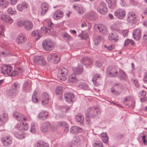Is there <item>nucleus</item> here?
Returning a JSON list of instances; mask_svg holds the SVG:
<instances>
[{"instance_id": "nucleus-1", "label": "nucleus", "mask_w": 147, "mask_h": 147, "mask_svg": "<svg viewBox=\"0 0 147 147\" xmlns=\"http://www.w3.org/2000/svg\"><path fill=\"white\" fill-rule=\"evenodd\" d=\"M28 127V124L25 122H21L17 123L14 129H16V131H14V133L15 136L20 139L24 138L26 136V135L22 131L23 130H27Z\"/></svg>"}, {"instance_id": "nucleus-2", "label": "nucleus", "mask_w": 147, "mask_h": 147, "mask_svg": "<svg viewBox=\"0 0 147 147\" xmlns=\"http://www.w3.org/2000/svg\"><path fill=\"white\" fill-rule=\"evenodd\" d=\"M100 113V111L96 107H89L87 110V113L86 115V120L87 121L90 120L91 118H94Z\"/></svg>"}, {"instance_id": "nucleus-3", "label": "nucleus", "mask_w": 147, "mask_h": 147, "mask_svg": "<svg viewBox=\"0 0 147 147\" xmlns=\"http://www.w3.org/2000/svg\"><path fill=\"white\" fill-rule=\"evenodd\" d=\"M119 69L116 66H109L107 67V73L111 77H116L118 75Z\"/></svg>"}, {"instance_id": "nucleus-4", "label": "nucleus", "mask_w": 147, "mask_h": 147, "mask_svg": "<svg viewBox=\"0 0 147 147\" xmlns=\"http://www.w3.org/2000/svg\"><path fill=\"white\" fill-rule=\"evenodd\" d=\"M20 87V85L18 82H14L9 90V94L12 96L16 95L19 92Z\"/></svg>"}, {"instance_id": "nucleus-5", "label": "nucleus", "mask_w": 147, "mask_h": 147, "mask_svg": "<svg viewBox=\"0 0 147 147\" xmlns=\"http://www.w3.org/2000/svg\"><path fill=\"white\" fill-rule=\"evenodd\" d=\"M94 28L96 32H99L102 34H106L107 33L106 27L103 24H96L94 26Z\"/></svg>"}, {"instance_id": "nucleus-6", "label": "nucleus", "mask_w": 147, "mask_h": 147, "mask_svg": "<svg viewBox=\"0 0 147 147\" xmlns=\"http://www.w3.org/2000/svg\"><path fill=\"white\" fill-rule=\"evenodd\" d=\"M42 45L44 49L47 51L52 50L54 47L53 43L51 41L45 40L43 41Z\"/></svg>"}, {"instance_id": "nucleus-7", "label": "nucleus", "mask_w": 147, "mask_h": 147, "mask_svg": "<svg viewBox=\"0 0 147 147\" xmlns=\"http://www.w3.org/2000/svg\"><path fill=\"white\" fill-rule=\"evenodd\" d=\"M34 63L36 64L45 65L46 62L43 57L42 56H36L33 59Z\"/></svg>"}, {"instance_id": "nucleus-8", "label": "nucleus", "mask_w": 147, "mask_h": 147, "mask_svg": "<svg viewBox=\"0 0 147 147\" xmlns=\"http://www.w3.org/2000/svg\"><path fill=\"white\" fill-rule=\"evenodd\" d=\"M68 72L67 70L65 68L62 67L59 70V78L61 80L64 81L66 79Z\"/></svg>"}, {"instance_id": "nucleus-9", "label": "nucleus", "mask_w": 147, "mask_h": 147, "mask_svg": "<svg viewBox=\"0 0 147 147\" xmlns=\"http://www.w3.org/2000/svg\"><path fill=\"white\" fill-rule=\"evenodd\" d=\"M75 96L74 94L69 92H65L64 94V98L67 102L72 104L74 101Z\"/></svg>"}, {"instance_id": "nucleus-10", "label": "nucleus", "mask_w": 147, "mask_h": 147, "mask_svg": "<svg viewBox=\"0 0 147 147\" xmlns=\"http://www.w3.org/2000/svg\"><path fill=\"white\" fill-rule=\"evenodd\" d=\"M114 14L118 19H122L125 17L126 13L124 10L119 8L115 11Z\"/></svg>"}, {"instance_id": "nucleus-11", "label": "nucleus", "mask_w": 147, "mask_h": 147, "mask_svg": "<svg viewBox=\"0 0 147 147\" xmlns=\"http://www.w3.org/2000/svg\"><path fill=\"white\" fill-rule=\"evenodd\" d=\"M97 11L101 14L105 13L107 11L106 4L103 2H101L100 5L97 8Z\"/></svg>"}, {"instance_id": "nucleus-12", "label": "nucleus", "mask_w": 147, "mask_h": 147, "mask_svg": "<svg viewBox=\"0 0 147 147\" xmlns=\"http://www.w3.org/2000/svg\"><path fill=\"white\" fill-rule=\"evenodd\" d=\"M27 38L24 33H21L19 34L16 39L17 42L19 44H24L27 41Z\"/></svg>"}, {"instance_id": "nucleus-13", "label": "nucleus", "mask_w": 147, "mask_h": 147, "mask_svg": "<svg viewBox=\"0 0 147 147\" xmlns=\"http://www.w3.org/2000/svg\"><path fill=\"white\" fill-rule=\"evenodd\" d=\"M13 117L18 121L27 120L26 117L23 114L18 112H13Z\"/></svg>"}, {"instance_id": "nucleus-14", "label": "nucleus", "mask_w": 147, "mask_h": 147, "mask_svg": "<svg viewBox=\"0 0 147 147\" xmlns=\"http://www.w3.org/2000/svg\"><path fill=\"white\" fill-rule=\"evenodd\" d=\"M53 59L55 63H57L60 60V59L55 54L50 53L47 56V59L49 61Z\"/></svg>"}, {"instance_id": "nucleus-15", "label": "nucleus", "mask_w": 147, "mask_h": 147, "mask_svg": "<svg viewBox=\"0 0 147 147\" xmlns=\"http://www.w3.org/2000/svg\"><path fill=\"white\" fill-rule=\"evenodd\" d=\"M142 31L139 29H135L132 33L134 38L136 40H138L141 38Z\"/></svg>"}, {"instance_id": "nucleus-16", "label": "nucleus", "mask_w": 147, "mask_h": 147, "mask_svg": "<svg viewBox=\"0 0 147 147\" xmlns=\"http://www.w3.org/2000/svg\"><path fill=\"white\" fill-rule=\"evenodd\" d=\"M127 21L130 23H134L135 21L136 15L135 13L131 11L128 13L127 15Z\"/></svg>"}, {"instance_id": "nucleus-17", "label": "nucleus", "mask_w": 147, "mask_h": 147, "mask_svg": "<svg viewBox=\"0 0 147 147\" xmlns=\"http://www.w3.org/2000/svg\"><path fill=\"white\" fill-rule=\"evenodd\" d=\"M51 126L50 122L46 121L42 124L40 127V130L42 132H46L48 130Z\"/></svg>"}, {"instance_id": "nucleus-18", "label": "nucleus", "mask_w": 147, "mask_h": 147, "mask_svg": "<svg viewBox=\"0 0 147 147\" xmlns=\"http://www.w3.org/2000/svg\"><path fill=\"white\" fill-rule=\"evenodd\" d=\"M2 141L4 146H8L12 143V139L10 136H6L2 138Z\"/></svg>"}, {"instance_id": "nucleus-19", "label": "nucleus", "mask_w": 147, "mask_h": 147, "mask_svg": "<svg viewBox=\"0 0 147 147\" xmlns=\"http://www.w3.org/2000/svg\"><path fill=\"white\" fill-rule=\"evenodd\" d=\"M49 116V114L46 111H42L40 112L38 115V117L40 119L44 120L46 119Z\"/></svg>"}, {"instance_id": "nucleus-20", "label": "nucleus", "mask_w": 147, "mask_h": 147, "mask_svg": "<svg viewBox=\"0 0 147 147\" xmlns=\"http://www.w3.org/2000/svg\"><path fill=\"white\" fill-rule=\"evenodd\" d=\"M63 13L60 10H58L56 11L53 15V18L55 20L59 19L63 17Z\"/></svg>"}, {"instance_id": "nucleus-21", "label": "nucleus", "mask_w": 147, "mask_h": 147, "mask_svg": "<svg viewBox=\"0 0 147 147\" xmlns=\"http://www.w3.org/2000/svg\"><path fill=\"white\" fill-rule=\"evenodd\" d=\"M42 103L43 105H45L48 103L49 100V97L48 94L46 92H44L42 96Z\"/></svg>"}, {"instance_id": "nucleus-22", "label": "nucleus", "mask_w": 147, "mask_h": 147, "mask_svg": "<svg viewBox=\"0 0 147 147\" xmlns=\"http://www.w3.org/2000/svg\"><path fill=\"white\" fill-rule=\"evenodd\" d=\"M32 34L36 37L37 40H38L42 36V32L40 30H36L32 32Z\"/></svg>"}, {"instance_id": "nucleus-23", "label": "nucleus", "mask_w": 147, "mask_h": 147, "mask_svg": "<svg viewBox=\"0 0 147 147\" xmlns=\"http://www.w3.org/2000/svg\"><path fill=\"white\" fill-rule=\"evenodd\" d=\"M12 68L9 65L5 66L3 69L1 70V73L4 74H8L10 73L12 70Z\"/></svg>"}, {"instance_id": "nucleus-24", "label": "nucleus", "mask_w": 147, "mask_h": 147, "mask_svg": "<svg viewBox=\"0 0 147 147\" xmlns=\"http://www.w3.org/2000/svg\"><path fill=\"white\" fill-rule=\"evenodd\" d=\"M33 26V24L31 22L26 21L24 22V27L25 29L28 30H30Z\"/></svg>"}, {"instance_id": "nucleus-25", "label": "nucleus", "mask_w": 147, "mask_h": 147, "mask_svg": "<svg viewBox=\"0 0 147 147\" xmlns=\"http://www.w3.org/2000/svg\"><path fill=\"white\" fill-rule=\"evenodd\" d=\"M42 11L41 12L42 15H44L47 11L49 9L48 5L46 3H42L41 5Z\"/></svg>"}, {"instance_id": "nucleus-26", "label": "nucleus", "mask_w": 147, "mask_h": 147, "mask_svg": "<svg viewBox=\"0 0 147 147\" xmlns=\"http://www.w3.org/2000/svg\"><path fill=\"white\" fill-rule=\"evenodd\" d=\"M117 77L120 80H124L126 77V74L123 70L119 69Z\"/></svg>"}, {"instance_id": "nucleus-27", "label": "nucleus", "mask_w": 147, "mask_h": 147, "mask_svg": "<svg viewBox=\"0 0 147 147\" xmlns=\"http://www.w3.org/2000/svg\"><path fill=\"white\" fill-rule=\"evenodd\" d=\"M1 19L2 20L7 22H8L9 24H11L13 22V20L10 17L8 16L5 15H3L1 16Z\"/></svg>"}, {"instance_id": "nucleus-28", "label": "nucleus", "mask_w": 147, "mask_h": 147, "mask_svg": "<svg viewBox=\"0 0 147 147\" xmlns=\"http://www.w3.org/2000/svg\"><path fill=\"white\" fill-rule=\"evenodd\" d=\"M28 5L26 3H23L18 5L17 6L18 10L20 11H22L23 9L27 8Z\"/></svg>"}, {"instance_id": "nucleus-29", "label": "nucleus", "mask_w": 147, "mask_h": 147, "mask_svg": "<svg viewBox=\"0 0 147 147\" xmlns=\"http://www.w3.org/2000/svg\"><path fill=\"white\" fill-rule=\"evenodd\" d=\"M82 129L81 128L74 126L71 128L70 131L72 133L76 134L81 132L82 131Z\"/></svg>"}, {"instance_id": "nucleus-30", "label": "nucleus", "mask_w": 147, "mask_h": 147, "mask_svg": "<svg viewBox=\"0 0 147 147\" xmlns=\"http://www.w3.org/2000/svg\"><path fill=\"white\" fill-rule=\"evenodd\" d=\"M78 86L80 89L82 88L85 90H88L89 89L88 84L85 82H80L78 84Z\"/></svg>"}, {"instance_id": "nucleus-31", "label": "nucleus", "mask_w": 147, "mask_h": 147, "mask_svg": "<svg viewBox=\"0 0 147 147\" xmlns=\"http://www.w3.org/2000/svg\"><path fill=\"white\" fill-rule=\"evenodd\" d=\"M8 118V116L5 113H3L0 118V126L3 123L6 122Z\"/></svg>"}, {"instance_id": "nucleus-32", "label": "nucleus", "mask_w": 147, "mask_h": 147, "mask_svg": "<svg viewBox=\"0 0 147 147\" xmlns=\"http://www.w3.org/2000/svg\"><path fill=\"white\" fill-rule=\"evenodd\" d=\"M36 147H49V145L47 143L44 142L42 140L38 142L36 145Z\"/></svg>"}, {"instance_id": "nucleus-33", "label": "nucleus", "mask_w": 147, "mask_h": 147, "mask_svg": "<svg viewBox=\"0 0 147 147\" xmlns=\"http://www.w3.org/2000/svg\"><path fill=\"white\" fill-rule=\"evenodd\" d=\"M109 39L110 40H113L115 42H117L119 39V36L113 33L109 34L108 36Z\"/></svg>"}, {"instance_id": "nucleus-34", "label": "nucleus", "mask_w": 147, "mask_h": 147, "mask_svg": "<svg viewBox=\"0 0 147 147\" xmlns=\"http://www.w3.org/2000/svg\"><path fill=\"white\" fill-rule=\"evenodd\" d=\"M101 138L103 142L106 143L108 140L109 138L106 132H103L101 134Z\"/></svg>"}, {"instance_id": "nucleus-35", "label": "nucleus", "mask_w": 147, "mask_h": 147, "mask_svg": "<svg viewBox=\"0 0 147 147\" xmlns=\"http://www.w3.org/2000/svg\"><path fill=\"white\" fill-rule=\"evenodd\" d=\"M73 70L74 72V74H81L82 73L83 71V68L82 67L78 66L74 68Z\"/></svg>"}, {"instance_id": "nucleus-36", "label": "nucleus", "mask_w": 147, "mask_h": 147, "mask_svg": "<svg viewBox=\"0 0 147 147\" xmlns=\"http://www.w3.org/2000/svg\"><path fill=\"white\" fill-rule=\"evenodd\" d=\"M78 36L81 38V39H86L88 37V34L85 31L81 30V32L79 34Z\"/></svg>"}, {"instance_id": "nucleus-37", "label": "nucleus", "mask_w": 147, "mask_h": 147, "mask_svg": "<svg viewBox=\"0 0 147 147\" xmlns=\"http://www.w3.org/2000/svg\"><path fill=\"white\" fill-rule=\"evenodd\" d=\"M76 120L78 122L83 121L84 120V117L81 113H78L75 117Z\"/></svg>"}, {"instance_id": "nucleus-38", "label": "nucleus", "mask_w": 147, "mask_h": 147, "mask_svg": "<svg viewBox=\"0 0 147 147\" xmlns=\"http://www.w3.org/2000/svg\"><path fill=\"white\" fill-rule=\"evenodd\" d=\"M83 60L86 64L90 65L92 63V61L91 59L87 57H84Z\"/></svg>"}, {"instance_id": "nucleus-39", "label": "nucleus", "mask_w": 147, "mask_h": 147, "mask_svg": "<svg viewBox=\"0 0 147 147\" xmlns=\"http://www.w3.org/2000/svg\"><path fill=\"white\" fill-rule=\"evenodd\" d=\"M9 4V3L5 0H0V5L3 8L7 7Z\"/></svg>"}, {"instance_id": "nucleus-40", "label": "nucleus", "mask_w": 147, "mask_h": 147, "mask_svg": "<svg viewBox=\"0 0 147 147\" xmlns=\"http://www.w3.org/2000/svg\"><path fill=\"white\" fill-rule=\"evenodd\" d=\"M107 1L109 4V7H113L116 5V1L115 0H107Z\"/></svg>"}, {"instance_id": "nucleus-41", "label": "nucleus", "mask_w": 147, "mask_h": 147, "mask_svg": "<svg viewBox=\"0 0 147 147\" xmlns=\"http://www.w3.org/2000/svg\"><path fill=\"white\" fill-rule=\"evenodd\" d=\"M61 35L64 39L67 40H71L72 39V37L70 36L65 32L63 33Z\"/></svg>"}, {"instance_id": "nucleus-42", "label": "nucleus", "mask_w": 147, "mask_h": 147, "mask_svg": "<svg viewBox=\"0 0 147 147\" xmlns=\"http://www.w3.org/2000/svg\"><path fill=\"white\" fill-rule=\"evenodd\" d=\"M69 81L70 82H75L77 79L76 77V74H72L69 76Z\"/></svg>"}, {"instance_id": "nucleus-43", "label": "nucleus", "mask_w": 147, "mask_h": 147, "mask_svg": "<svg viewBox=\"0 0 147 147\" xmlns=\"http://www.w3.org/2000/svg\"><path fill=\"white\" fill-rule=\"evenodd\" d=\"M81 139L78 136H75L74 138L73 143L75 145H77L80 142Z\"/></svg>"}, {"instance_id": "nucleus-44", "label": "nucleus", "mask_w": 147, "mask_h": 147, "mask_svg": "<svg viewBox=\"0 0 147 147\" xmlns=\"http://www.w3.org/2000/svg\"><path fill=\"white\" fill-rule=\"evenodd\" d=\"M111 29L112 30L117 31L119 32H121L119 26L113 25L111 27Z\"/></svg>"}, {"instance_id": "nucleus-45", "label": "nucleus", "mask_w": 147, "mask_h": 147, "mask_svg": "<svg viewBox=\"0 0 147 147\" xmlns=\"http://www.w3.org/2000/svg\"><path fill=\"white\" fill-rule=\"evenodd\" d=\"M62 88L61 86H59L57 87L56 89V93L57 95L61 94L62 93Z\"/></svg>"}, {"instance_id": "nucleus-46", "label": "nucleus", "mask_w": 147, "mask_h": 147, "mask_svg": "<svg viewBox=\"0 0 147 147\" xmlns=\"http://www.w3.org/2000/svg\"><path fill=\"white\" fill-rule=\"evenodd\" d=\"M111 92L114 94H115L116 95H118L121 93V91H117L113 87L111 88Z\"/></svg>"}, {"instance_id": "nucleus-47", "label": "nucleus", "mask_w": 147, "mask_h": 147, "mask_svg": "<svg viewBox=\"0 0 147 147\" xmlns=\"http://www.w3.org/2000/svg\"><path fill=\"white\" fill-rule=\"evenodd\" d=\"M41 30L44 33H49L50 32V29L43 26L41 28Z\"/></svg>"}, {"instance_id": "nucleus-48", "label": "nucleus", "mask_w": 147, "mask_h": 147, "mask_svg": "<svg viewBox=\"0 0 147 147\" xmlns=\"http://www.w3.org/2000/svg\"><path fill=\"white\" fill-rule=\"evenodd\" d=\"M93 146L94 147H96L98 146L99 147H103L102 143L101 141H98L96 143H94L93 144Z\"/></svg>"}, {"instance_id": "nucleus-49", "label": "nucleus", "mask_w": 147, "mask_h": 147, "mask_svg": "<svg viewBox=\"0 0 147 147\" xmlns=\"http://www.w3.org/2000/svg\"><path fill=\"white\" fill-rule=\"evenodd\" d=\"M7 12L9 14L15 15L16 13V11H13L12 8L11 7H9L7 9Z\"/></svg>"}, {"instance_id": "nucleus-50", "label": "nucleus", "mask_w": 147, "mask_h": 147, "mask_svg": "<svg viewBox=\"0 0 147 147\" xmlns=\"http://www.w3.org/2000/svg\"><path fill=\"white\" fill-rule=\"evenodd\" d=\"M59 126H62L64 127L68 126L67 123L65 121H59L58 122Z\"/></svg>"}, {"instance_id": "nucleus-51", "label": "nucleus", "mask_w": 147, "mask_h": 147, "mask_svg": "<svg viewBox=\"0 0 147 147\" xmlns=\"http://www.w3.org/2000/svg\"><path fill=\"white\" fill-rule=\"evenodd\" d=\"M119 3L121 6L122 7H126L127 6L125 0H121Z\"/></svg>"}, {"instance_id": "nucleus-52", "label": "nucleus", "mask_w": 147, "mask_h": 147, "mask_svg": "<svg viewBox=\"0 0 147 147\" xmlns=\"http://www.w3.org/2000/svg\"><path fill=\"white\" fill-rule=\"evenodd\" d=\"M78 13L80 14H82L84 12V10L83 7L80 6L78 7Z\"/></svg>"}, {"instance_id": "nucleus-53", "label": "nucleus", "mask_w": 147, "mask_h": 147, "mask_svg": "<svg viewBox=\"0 0 147 147\" xmlns=\"http://www.w3.org/2000/svg\"><path fill=\"white\" fill-rule=\"evenodd\" d=\"M97 79L98 78H96V76H94L93 77L92 79V81L93 82L94 85L95 86H97L98 84L96 82Z\"/></svg>"}, {"instance_id": "nucleus-54", "label": "nucleus", "mask_w": 147, "mask_h": 147, "mask_svg": "<svg viewBox=\"0 0 147 147\" xmlns=\"http://www.w3.org/2000/svg\"><path fill=\"white\" fill-rule=\"evenodd\" d=\"M35 124L34 123H33L32 125V126L30 127V131L32 133H34L35 131Z\"/></svg>"}, {"instance_id": "nucleus-55", "label": "nucleus", "mask_w": 147, "mask_h": 147, "mask_svg": "<svg viewBox=\"0 0 147 147\" xmlns=\"http://www.w3.org/2000/svg\"><path fill=\"white\" fill-rule=\"evenodd\" d=\"M18 74V73L17 71L16 70H14L9 76H10L11 77H13L17 75Z\"/></svg>"}, {"instance_id": "nucleus-56", "label": "nucleus", "mask_w": 147, "mask_h": 147, "mask_svg": "<svg viewBox=\"0 0 147 147\" xmlns=\"http://www.w3.org/2000/svg\"><path fill=\"white\" fill-rule=\"evenodd\" d=\"M48 26L49 27V28H50V30L51 28H53L54 26V24L52 23L51 21H49L47 23Z\"/></svg>"}, {"instance_id": "nucleus-57", "label": "nucleus", "mask_w": 147, "mask_h": 147, "mask_svg": "<svg viewBox=\"0 0 147 147\" xmlns=\"http://www.w3.org/2000/svg\"><path fill=\"white\" fill-rule=\"evenodd\" d=\"M130 100V98L129 96L125 97L123 100V103L124 105H126L127 103L126 101H129Z\"/></svg>"}, {"instance_id": "nucleus-58", "label": "nucleus", "mask_w": 147, "mask_h": 147, "mask_svg": "<svg viewBox=\"0 0 147 147\" xmlns=\"http://www.w3.org/2000/svg\"><path fill=\"white\" fill-rule=\"evenodd\" d=\"M143 82L144 83L147 82V71L144 73L143 78Z\"/></svg>"}, {"instance_id": "nucleus-59", "label": "nucleus", "mask_w": 147, "mask_h": 147, "mask_svg": "<svg viewBox=\"0 0 147 147\" xmlns=\"http://www.w3.org/2000/svg\"><path fill=\"white\" fill-rule=\"evenodd\" d=\"M95 65L98 67H100L102 66V64L99 61H96Z\"/></svg>"}, {"instance_id": "nucleus-60", "label": "nucleus", "mask_w": 147, "mask_h": 147, "mask_svg": "<svg viewBox=\"0 0 147 147\" xmlns=\"http://www.w3.org/2000/svg\"><path fill=\"white\" fill-rule=\"evenodd\" d=\"M17 24L20 27H21L23 25L24 26V22L22 20H20L17 23Z\"/></svg>"}, {"instance_id": "nucleus-61", "label": "nucleus", "mask_w": 147, "mask_h": 147, "mask_svg": "<svg viewBox=\"0 0 147 147\" xmlns=\"http://www.w3.org/2000/svg\"><path fill=\"white\" fill-rule=\"evenodd\" d=\"M134 83L136 87H139V85L138 83V80L136 79H134L133 80Z\"/></svg>"}, {"instance_id": "nucleus-62", "label": "nucleus", "mask_w": 147, "mask_h": 147, "mask_svg": "<svg viewBox=\"0 0 147 147\" xmlns=\"http://www.w3.org/2000/svg\"><path fill=\"white\" fill-rule=\"evenodd\" d=\"M32 98L33 102L36 103L38 102V100L36 96H32Z\"/></svg>"}, {"instance_id": "nucleus-63", "label": "nucleus", "mask_w": 147, "mask_h": 147, "mask_svg": "<svg viewBox=\"0 0 147 147\" xmlns=\"http://www.w3.org/2000/svg\"><path fill=\"white\" fill-rule=\"evenodd\" d=\"M131 41V40L129 39H127L125 40L124 43V46H127L128 45L129 43Z\"/></svg>"}, {"instance_id": "nucleus-64", "label": "nucleus", "mask_w": 147, "mask_h": 147, "mask_svg": "<svg viewBox=\"0 0 147 147\" xmlns=\"http://www.w3.org/2000/svg\"><path fill=\"white\" fill-rule=\"evenodd\" d=\"M143 37V39L147 42V31L145 33Z\"/></svg>"}]
</instances>
